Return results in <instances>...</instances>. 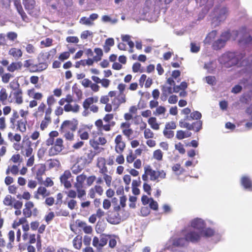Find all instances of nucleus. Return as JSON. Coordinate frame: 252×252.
<instances>
[{
	"mask_svg": "<svg viewBox=\"0 0 252 252\" xmlns=\"http://www.w3.org/2000/svg\"><path fill=\"white\" fill-rule=\"evenodd\" d=\"M148 123L152 129L154 130L159 129V125L158 123L156 118L150 117L148 120Z\"/></svg>",
	"mask_w": 252,
	"mask_h": 252,
	"instance_id": "obj_41",
	"label": "nucleus"
},
{
	"mask_svg": "<svg viewBox=\"0 0 252 252\" xmlns=\"http://www.w3.org/2000/svg\"><path fill=\"white\" fill-rule=\"evenodd\" d=\"M22 238L24 241L27 244H31L36 242V235L33 233H23Z\"/></svg>",
	"mask_w": 252,
	"mask_h": 252,
	"instance_id": "obj_32",
	"label": "nucleus"
},
{
	"mask_svg": "<svg viewBox=\"0 0 252 252\" xmlns=\"http://www.w3.org/2000/svg\"><path fill=\"white\" fill-rule=\"evenodd\" d=\"M9 87L12 89V91H17L18 89H21L20 88V84L18 80L14 79L9 84Z\"/></svg>",
	"mask_w": 252,
	"mask_h": 252,
	"instance_id": "obj_57",
	"label": "nucleus"
},
{
	"mask_svg": "<svg viewBox=\"0 0 252 252\" xmlns=\"http://www.w3.org/2000/svg\"><path fill=\"white\" fill-rule=\"evenodd\" d=\"M244 57V56L243 54H238L234 52H228L222 56L226 62L229 63L231 65L241 64L244 62V60H242Z\"/></svg>",
	"mask_w": 252,
	"mask_h": 252,
	"instance_id": "obj_8",
	"label": "nucleus"
},
{
	"mask_svg": "<svg viewBox=\"0 0 252 252\" xmlns=\"http://www.w3.org/2000/svg\"><path fill=\"white\" fill-rule=\"evenodd\" d=\"M8 54L15 58H19L22 56L23 53L20 49L12 48L9 50Z\"/></svg>",
	"mask_w": 252,
	"mask_h": 252,
	"instance_id": "obj_38",
	"label": "nucleus"
},
{
	"mask_svg": "<svg viewBox=\"0 0 252 252\" xmlns=\"http://www.w3.org/2000/svg\"><path fill=\"white\" fill-rule=\"evenodd\" d=\"M114 114L107 113L103 118V119H98L94 122L97 129L99 131H109L115 125V122L113 121Z\"/></svg>",
	"mask_w": 252,
	"mask_h": 252,
	"instance_id": "obj_4",
	"label": "nucleus"
},
{
	"mask_svg": "<svg viewBox=\"0 0 252 252\" xmlns=\"http://www.w3.org/2000/svg\"><path fill=\"white\" fill-rule=\"evenodd\" d=\"M241 183L245 189L252 191V182L249 177L243 176L241 180Z\"/></svg>",
	"mask_w": 252,
	"mask_h": 252,
	"instance_id": "obj_33",
	"label": "nucleus"
},
{
	"mask_svg": "<svg viewBox=\"0 0 252 252\" xmlns=\"http://www.w3.org/2000/svg\"><path fill=\"white\" fill-rule=\"evenodd\" d=\"M63 109L65 112H72L74 113H77L79 111L80 106L75 104L74 106H72L70 103H67L64 105Z\"/></svg>",
	"mask_w": 252,
	"mask_h": 252,
	"instance_id": "obj_36",
	"label": "nucleus"
},
{
	"mask_svg": "<svg viewBox=\"0 0 252 252\" xmlns=\"http://www.w3.org/2000/svg\"><path fill=\"white\" fill-rule=\"evenodd\" d=\"M53 40L51 38H46L45 40L40 42L41 45H43L44 47H50L53 44Z\"/></svg>",
	"mask_w": 252,
	"mask_h": 252,
	"instance_id": "obj_62",
	"label": "nucleus"
},
{
	"mask_svg": "<svg viewBox=\"0 0 252 252\" xmlns=\"http://www.w3.org/2000/svg\"><path fill=\"white\" fill-rule=\"evenodd\" d=\"M23 207V202H17L16 204H15L14 208L15 209L14 214L16 216H19L21 214V209Z\"/></svg>",
	"mask_w": 252,
	"mask_h": 252,
	"instance_id": "obj_58",
	"label": "nucleus"
},
{
	"mask_svg": "<svg viewBox=\"0 0 252 252\" xmlns=\"http://www.w3.org/2000/svg\"><path fill=\"white\" fill-rule=\"evenodd\" d=\"M201 233L194 230H190L185 234V237L188 242L191 243L198 242L201 238Z\"/></svg>",
	"mask_w": 252,
	"mask_h": 252,
	"instance_id": "obj_21",
	"label": "nucleus"
},
{
	"mask_svg": "<svg viewBox=\"0 0 252 252\" xmlns=\"http://www.w3.org/2000/svg\"><path fill=\"white\" fill-rule=\"evenodd\" d=\"M225 40L220 38L215 41L212 44L213 49L217 50L223 48L225 44Z\"/></svg>",
	"mask_w": 252,
	"mask_h": 252,
	"instance_id": "obj_40",
	"label": "nucleus"
},
{
	"mask_svg": "<svg viewBox=\"0 0 252 252\" xmlns=\"http://www.w3.org/2000/svg\"><path fill=\"white\" fill-rule=\"evenodd\" d=\"M126 102V95L119 94L112 100L111 103L107 104V105H105L104 110L107 112H110L112 111H116L120 106Z\"/></svg>",
	"mask_w": 252,
	"mask_h": 252,
	"instance_id": "obj_6",
	"label": "nucleus"
},
{
	"mask_svg": "<svg viewBox=\"0 0 252 252\" xmlns=\"http://www.w3.org/2000/svg\"><path fill=\"white\" fill-rule=\"evenodd\" d=\"M146 172L150 176V179L153 181H158L159 179H163L166 176V173L163 170H154L149 165L146 167Z\"/></svg>",
	"mask_w": 252,
	"mask_h": 252,
	"instance_id": "obj_13",
	"label": "nucleus"
},
{
	"mask_svg": "<svg viewBox=\"0 0 252 252\" xmlns=\"http://www.w3.org/2000/svg\"><path fill=\"white\" fill-rule=\"evenodd\" d=\"M7 137L8 140L11 142H16L19 143L21 140V136L19 133H13L9 132L8 133Z\"/></svg>",
	"mask_w": 252,
	"mask_h": 252,
	"instance_id": "obj_37",
	"label": "nucleus"
},
{
	"mask_svg": "<svg viewBox=\"0 0 252 252\" xmlns=\"http://www.w3.org/2000/svg\"><path fill=\"white\" fill-rule=\"evenodd\" d=\"M173 72H172L171 76L169 77L164 86H162L161 98L162 99L166 100L167 97L173 92Z\"/></svg>",
	"mask_w": 252,
	"mask_h": 252,
	"instance_id": "obj_10",
	"label": "nucleus"
},
{
	"mask_svg": "<svg viewBox=\"0 0 252 252\" xmlns=\"http://www.w3.org/2000/svg\"><path fill=\"white\" fill-rule=\"evenodd\" d=\"M63 140L61 138H58L55 144L50 148L48 153L50 156H54L59 154L63 149Z\"/></svg>",
	"mask_w": 252,
	"mask_h": 252,
	"instance_id": "obj_16",
	"label": "nucleus"
},
{
	"mask_svg": "<svg viewBox=\"0 0 252 252\" xmlns=\"http://www.w3.org/2000/svg\"><path fill=\"white\" fill-rule=\"evenodd\" d=\"M52 111V108L48 107L44 102H41L35 111L34 116L37 117H42L44 114V115H51Z\"/></svg>",
	"mask_w": 252,
	"mask_h": 252,
	"instance_id": "obj_15",
	"label": "nucleus"
},
{
	"mask_svg": "<svg viewBox=\"0 0 252 252\" xmlns=\"http://www.w3.org/2000/svg\"><path fill=\"white\" fill-rule=\"evenodd\" d=\"M174 174L179 176L184 174L185 170L182 167H181L180 164H177L174 166Z\"/></svg>",
	"mask_w": 252,
	"mask_h": 252,
	"instance_id": "obj_61",
	"label": "nucleus"
},
{
	"mask_svg": "<svg viewBox=\"0 0 252 252\" xmlns=\"http://www.w3.org/2000/svg\"><path fill=\"white\" fill-rule=\"evenodd\" d=\"M2 202L4 206L12 209L14 208L15 204H16L17 202H21V201L16 199L10 194H7L4 197Z\"/></svg>",
	"mask_w": 252,
	"mask_h": 252,
	"instance_id": "obj_26",
	"label": "nucleus"
},
{
	"mask_svg": "<svg viewBox=\"0 0 252 252\" xmlns=\"http://www.w3.org/2000/svg\"><path fill=\"white\" fill-rule=\"evenodd\" d=\"M187 83L185 81H183L181 82L179 86L176 87L174 86V92H178L180 90L185 91V90L187 88Z\"/></svg>",
	"mask_w": 252,
	"mask_h": 252,
	"instance_id": "obj_63",
	"label": "nucleus"
},
{
	"mask_svg": "<svg viewBox=\"0 0 252 252\" xmlns=\"http://www.w3.org/2000/svg\"><path fill=\"white\" fill-rule=\"evenodd\" d=\"M191 133L189 131H184L182 130H178L176 133V138L178 139L181 140L185 138L190 137Z\"/></svg>",
	"mask_w": 252,
	"mask_h": 252,
	"instance_id": "obj_42",
	"label": "nucleus"
},
{
	"mask_svg": "<svg viewBox=\"0 0 252 252\" xmlns=\"http://www.w3.org/2000/svg\"><path fill=\"white\" fill-rule=\"evenodd\" d=\"M93 97H89L86 98L83 102V107L85 111L88 110V109L91 107L93 104Z\"/></svg>",
	"mask_w": 252,
	"mask_h": 252,
	"instance_id": "obj_47",
	"label": "nucleus"
},
{
	"mask_svg": "<svg viewBox=\"0 0 252 252\" xmlns=\"http://www.w3.org/2000/svg\"><path fill=\"white\" fill-rule=\"evenodd\" d=\"M32 142L29 139L25 141L24 145L21 147V154L27 157H29L32 155L33 149L32 147Z\"/></svg>",
	"mask_w": 252,
	"mask_h": 252,
	"instance_id": "obj_22",
	"label": "nucleus"
},
{
	"mask_svg": "<svg viewBox=\"0 0 252 252\" xmlns=\"http://www.w3.org/2000/svg\"><path fill=\"white\" fill-rule=\"evenodd\" d=\"M200 233L201 236L202 235L205 237H211L215 235V232L214 229L211 228H207L204 230L203 229Z\"/></svg>",
	"mask_w": 252,
	"mask_h": 252,
	"instance_id": "obj_45",
	"label": "nucleus"
},
{
	"mask_svg": "<svg viewBox=\"0 0 252 252\" xmlns=\"http://www.w3.org/2000/svg\"><path fill=\"white\" fill-rule=\"evenodd\" d=\"M120 128L122 133L128 140H131L134 138L133 136V130L131 128V125L128 122H123L120 125Z\"/></svg>",
	"mask_w": 252,
	"mask_h": 252,
	"instance_id": "obj_17",
	"label": "nucleus"
},
{
	"mask_svg": "<svg viewBox=\"0 0 252 252\" xmlns=\"http://www.w3.org/2000/svg\"><path fill=\"white\" fill-rule=\"evenodd\" d=\"M202 117L201 113L198 111H195L190 114L189 116H186V117L182 119L185 121H191L196 120V121L200 120Z\"/></svg>",
	"mask_w": 252,
	"mask_h": 252,
	"instance_id": "obj_35",
	"label": "nucleus"
},
{
	"mask_svg": "<svg viewBox=\"0 0 252 252\" xmlns=\"http://www.w3.org/2000/svg\"><path fill=\"white\" fill-rule=\"evenodd\" d=\"M187 121L181 120L179 121V126L182 128H186L189 130H193L196 132L199 131L202 128V121H196L191 124L186 122Z\"/></svg>",
	"mask_w": 252,
	"mask_h": 252,
	"instance_id": "obj_11",
	"label": "nucleus"
},
{
	"mask_svg": "<svg viewBox=\"0 0 252 252\" xmlns=\"http://www.w3.org/2000/svg\"><path fill=\"white\" fill-rule=\"evenodd\" d=\"M37 193L42 195L43 197L48 196L50 194V191H48L47 189L43 187H38L37 190Z\"/></svg>",
	"mask_w": 252,
	"mask_h": 252,
	"instance_id": "obj_55",
	"label": "nucleus"
},
{
	"mask_svg": "<svg viewBox=\"0 0 252 252\" xmlns=\"http://www.w3.org/2000/svg\"><path fill=\"white\" fill-rule=\"evenodd\" d=\"M132 69V71L134 73L138 72H143L144 71L143 69L141 67V64L138 62L135 63L133 64Z\"/></svg>",
	"mask_w": 252,
	"mask_h": 252,
	"instance_id": "obj_59",
	"label": "nucleus"
},
{
	"mask_svg": "<svg viewBox=\"0 0 252 252\" xmlns=\"http://www.w3.org/2000/svg\"><path fill=\"white\" fill-rule=\"evenodd\" d=\"M86 180V175L84 173L77 176L76 182L74 184V187L76 189V191L73 189H69L66 192L67 196L71 198H75L77 197L79 199H82L85 197L86 195V191L83 189V185Z\"/></svg>",
	"mask_w": 252,
	"mask_h": 252,
	"instance_id": "obj_2",
	"label": "nucleus"
},
{
	"mask_svg": "<svg viewBox=\"0 0 252 252\" xmlns=\"http://www.w3.org/2000/svg\"><path fill=\"white\" fill-rule=\"evenodd\" d=\"M22 213L23 216L26 217H36L39 214V210L35 207L32 201H28L25 202Z\"/></svg>",
	"mask_w": 252,
	"mask_h": 252,
	"instance_id": "obj_9",
	"label": "nucleus"
},
{
	"mask_svg": "<svg viewBox=\"0 0 252 252\" xmlns=\"http://www.w3.org/2000/svg\"><path fill=\"white\" fill-rule=\"evenodd\" d=\"M95 155L96 153L94 151L92 150H89L82 156L81 159L83 160L85 163L90 164L92 162Z\"/></svg>",
	"mask_w": 252,
	"mask_h": 252,
	"instance_id": "obj_28",
	"label": "nucleus"
},
{
	"mask_svg": "<svg viewBox=\"0 0 252 252\" xmlns=\"http://www.w3.org/2000/svg\"><path fill=\"white\" fill-rule=\"evenodd\" d=\"M96 166L99 168V172L103 175L106 185L107 187H110L111 185L112 177L107 174L108 168L106 166V159L103 157H98L96 159Z\"/></svg>",
	"mask_w": 252,
	"mask_h": 252,
	"instance_id": "obj_5",
	"label": "nucleus"
},
{
	"mask_svg": "<svg viewBox=\"0 0 252 252\" xmlns=\"http://www.w3.org/2000/svg\"><path fill=\"white\" fill-rule=\"evenodd\" d=\"M56 52V48L52 49L49 52H41L39 54V59L42 61L50 63V61L53 58Z\"/></svg>",
	"mask_w": 252,
	"mask_h": 252,
	"instance_id": "obj_23",
	"label": "nucleus"
},
{
	"mask_svg": "<svg viewBox=\"0 0 252 252\" xmlns=\"http://www.w3.org/2000/svg\"><path fill=\"white\" fill-rule=\"evenodd\" d=\"M9 125L11 129L23 133L27 131L28 120L27 119L20 118L18 112L16 110H13L12 114L9 118Z\"/></svg>",
	"mask_w": 252,
	"mask_h": 252,
	"instance_id": "obj_1",
	"label": "nucleus"
},
{
	"mask_svg": "<svg viewBox=\"0 0 252 252\" xmlns=\"http://www.w3.org/2000/svg\"><path fill=\"white\" fill-rule=\"evenodd\" d=\"M27 93L28 96L32 99L30 101L29 104V106L31 108L37 106L38 101H40L43 98V94L42 93L36 92L34 88L28 90Z\"/></svg>",
	"mask_w": 252,
	"mask_h": 252,
	"instance_id": "obj_7",
	"label": "nucleus"
},
{
	"mask_svg": "<svg viewBox=\"0 0 252 252\" xmlns=\"http://www.w3.org/2000/svg\"><path fill=\"white\" fill-rule=\"evenodd\" d=\"M78 134L82 140H86L89 138V133L83 128H80L78 130Z\"/></svg>",
	"mask_w": 252,
	"mask_h": 252,
	"instance_id": "obj_50",
	"label": "nucleus"
},
{
	"mask_svg": "<svg viewBox=\"0 0 252 252\" xmlns=\"http://www.w3.org/2000/svg\"><path fill=\"white\" fill-rule=\"evenodd\" d=\"M190 225L192 228L198 230L200 232L205 228L206 224L202 219L196 218L191 221Z\"/></svg>",
	"mask_w": 252,
	"mask_h": 252,
	"instance_id": "obj_25",
	"label": "nucleus"
},
{
	"mask_svg": "<svg viewBox=\"0 0 252 252\" xmlns=\"http://www.w3.org/2000/svg\"><path fill=\"white\" fill-rule=\"evenodd\" d=\"M103 189L102 187L99 185H95L89 189L88 195L91 198L94 199L95 197L96 193L100 196L103 194Z\"/></svg>",
	"mask_w": 252,
	"mask_h": 252,
	"instance_id": "obj_27",
	"label": "nucleus"
},
{
	"mask_svg": "<svg viewBox=\"0 0 252 252\" xmlns=\"http://www.w3.org/2000/svg\"><path fill=\"white\" fill-rule=\"evenodd\" d=\"M252 41V37L248 33H245L242 38L239 40L240 43L244 44H249Z\"/></svg>",
	"mask_w": 252,
	"mask_h": 252,
	"instance_id": "obj_52",
	"label": "nucleus"
},
{
	"mask_svg": "<svg viewBox=\"0 0 252 252\" xmlns=\"http://www.w3.org/2000/svg\"><path fill=\"white\" fill-rule=\"evenodd\" d=\"M57 200L55 203V209L59 210L63 204V195L61 192H59L57 194Z\"/></svg>",
	"mask_w": 252,
	"mask_h": 252,
	"instance_id": "obj_48",
	"label": "nucleus"
},
{
	"mask_svg": "<svg viewBox=\"0 0 252 252\" xmlns=\"http://www.w3.org/2000/svg\"><path fill=\"white\" fill-rule=\"evenodd\" d=\"M78 121L75 119L64 121L62 124L60 131L66 140L72 141L74 139V132L77 128Z\"/></svg>",
	"mask_w": 252,
	"mask_h": 252,
	"instance_id": "obj_3",
	"label": "nucleus"
},
{
	"mask_svg": "<svg viewBox=\"0 0 252 252\" xmlns=\"http://www.w3.org/2000/svg\"><path fill=\"white\" fill-rule=\"evenodd\" d=\"M19 172V168L18 166L16 165L8 166L5 171V173L7 175H8L10 173H11L13 175L16 176L18 174Z\"/></svg>",
	"mask_w": 252,
	"mask_h": 252,
	"instance_id": "obj_39",
	"label": "nucleus"
},
{
	"mask_svg": "<svg viewBox=\"0 0 252 252\" xmlns=\"http://www.w3.org/2000/svg\"><path fill=\"white\" fill-rule=\"evenodd\" d=\"M115 151L119 154H121L125 150L126 144L122 135H117L114 140Z\"/></svg>",
	"mask_w": 252,
	"mask_h": 252,
	"instance_id": "obj_18",
	"label": "nucleus"
},
{
	"mask_svg": "<svg viewBox=\"0 0 252 252\" xmlns=\"http://www.w3.org/2000/svg\"><path fill=\"white\" fill-rule=\"evenodd\" d=\"M77 227L82 228L83 231L86 234H91L93 232V228L91 226L87 225L86 222L77 220L75 221Z\"/></svg>",
	"mask_w": 252,
	"mask_h": 252,
	"instance_id": "obj_29",
	"label": "nucleus"
},
{
	"mask_svg": "<svg viewBox=\"0 0 252 252\" xmlns=\"http://www.w3.org/2000/svg\"><path fill=\"white\" fill-rule=\"evenodd\" d=\"M38 61L39 63H37L38 72L42 71L47 68L48 63L41 61L39 58H38Z\"/></svg>",
	"mask_w": 252,
	"mask_h": 252,
	"instance_id": "obj_51",
	"label": "nucleus"
},
{
	"mask_svg": "<svg viewBox=\"0 0 252 252\" xmlns=\"http://www.w3.org/2000/svg\"><path fill=\"white\" fill-rule=\"evenodd\" d=\"M23 3L30 15L33 16H37L39 15L40 9L36 7V2L34 0H23Z\"/></svg>",
	"mask_w": 252,
	"mask_h": 252,
	"instance_id": "obj_12",
	"label": "nucleus"
},
{
	"mask_svg": "<svg viewBox=\"0 0 252 252\" xmlns=\"http://www.w3.org/2000/svg\"><path fill=\"white\" fill-rule=\"evenodd\" d=\"M107 221L111 224H117L121 222V218L117 211H113L108 215Z\"/></svg>",
	"mask_w": 252,
	"mask_h": 252,
	"instance_id": "obj_24",
	"label": "nucleus"
},
{
	"mask_svg": "<svg viewBox=\"0 0 252 252\" xmlns=\"http://www.w3.org/2000/svg\"><path fill=\"white\" fill-rule=\"evenodd\" d=\"M73 246L77 250H80L81 248L82 243V238L79 236H76L73 240Z\"/></svg>",
	"mask_w": 252,
	"mask_h": 252,
	"instance_id": "obj_44",
	"label": "nucleus"
},
{
	"mask_svg": "<svg viewBox=\"0 0 252 252\" xmlns=\"http://www.w3.org/2000/svg\"><path fill=\"white\" fill-rule=\"evenodd\" d=\"M10 161H11L13 163H21V162H22V158L21 157V156L20 155V154H14L13 155L11 158H10Z\"/></svg>",
	"mask_w": 252,
	"mask_h": 252,
	"instance_id": "obj_64",
	"label": "nucleus"
},
{
	"mask_svg": "<svg viewBox=\"0 0 252 252\" xmlns=\"http://www.w3.org/2000/svg\"><path fill=\"white\" fill-rule=\"evenodd\" d=\"M7 237V242H6V247L8 249H11L13 247V244L15 238V232L10 230L8 231L6 235Z\"/></svg>",
	"mask_w": 252,
	"mask_h": 252,
	"instance_id": "obj_30",
	"label": "nucleus"
},
{
	"mask_svg": "<svg viewBox=\"0 0 252 252\" xmlns=\"http://www.w3.org/2000/svg\"><path fill=\"white\" fill-rule=\"evenodd\" d=\"M33 169L35 174V179L39 183L43 181L42 176L45 174L46 166L44 164L35 165Z\"/></svg>",
	"mask_w": 252,
	"mask_h": 252,
	"instance_id": "obj_19",
	"label": "nucleus"
},
{
	"mask_svg": "<svg viewBox=\"0 0 252 252\" xmlns=\"http://www.w3.org/2000/svg\"><path fill=\"white\" fill-rule=\"evenodd\" d=\"M163 133L166 138H170L173 137V122L168 123L165 125Z\"/></svg>",
	"mask_w": 252,
	"mask_h": 252,
	"instance_id": "obj_31",
	"label": "nucleus"
},
{
	"mask_svg": "<svg viewBox=\"0 0 252 252\" xmlns=\"http://www.w3.org/2000/svg\"><path fill=\"white\" fill-rule=\"evenodd\" d=\"M188 241L186 238H180L174 241V246L183 247L185 246L188 243Z\"/></svg>",
	"mask_w": 252,
	"mask_h": 252,
	"instance_id": "obj_56",
	"label": "nucleus"
},
{
	"mask_svg": "<svg viewBox=\"0 0 252 252\" xmlns=\"http://www.w3.org/2000/svg\"><path fill=\"white\" fill-rule=\"evenodd\" d=\"M72 92L73 94L76 95L78 99H80L82 98L83 95L82 92L77 86H73L72 87Z\"/></svg>",
	"mask_w": 252,
	"mask_h": 252,
	"instance_id": "obj_60",
	"label": "nucleus"
},
{
	"mask_svg": "<svg viewBox=\"0 0 252 252\" xmlns=\"http://www.w3.org/2000/svg\"><path fill=\"white\" fill-rule=\"evenodd\" d=\"M52 122L51 115H44L43 119L41 121L40 128L42 130H44L47 127L48 125Z\"/></svg>",
	"mask_w": 252,
	"mask_h": 252,
	"instance_id": "obj_34",
	"label": "nucleus"
},
{
	"mask_svg": "<svg viewBox=\"0 0 252 252\" xmlns=\"http://www.w3.org/2000/svg\"><path fill=\"white\" fill-rule=\"evenodd\" d=\"M72 177L71 173L69 170H65L60 177V182L63 186L65 189H69L72 187L73 179H70Z\"/></svg>",
	"mask_w": 252,
	"mask_h": 252,
	"instance_id": "obj_14",
	"label": "nucleus"
},
{
	"mask_svg": "<svg viewBox=\"0 0 252 252\" xmlns=\"http://www.w3.org/2000/svg\"><path fill=\"white\" fill-rule=\"evenodd\" d=\"M217 34V32L216 30L210 32L206 36L204 41L206 43L210 44L212 39L215 38Z\"/></svg>",
	"mask_w": 252,
	"mask_h": 252,
	"instance_id": "obj_53",
	"label": "nucleus"
},
{
	"mask_svg": "<svg viewBox=\"0 0 252 252\" xmlns=\"http://www.w3.org/2000/svg\"><path fill=\"white\" fill-rule=\"evenodd\" d=\"M21 64L20 63L13 62L8 65L7 70L10 72H14L16 70L21 68Z\"/></svg>",
	"mask_w": 252,
	"mask_h": 252,
	"instance_id": "obj_49",
	"label": "nucleus"
},
{
	"mask_svg": "<svg viewBox=\"0 0 252 252\" xmlns=\"http://www.w3.org/2000/svg\"><path fill=\"white\" fill-rule=\"evenodd\" d=\"M7 97L8 94L5 88H2L0 91V101L3 105H5L6 104Z\"/></svg>",
	"mask_w": 252,
	"mask_h": 252,
	"instance_id": "obj_43",
	"label": "nucleus"
},
{
	"mask_svg": "<svg viewBox=\"0 0 252 252\" xmlns=\"http://www.w3.org/2000/svg\"><path fill=\"white\" fill-rule=\"evenodd\" d=\"M57 102L56 99L55 98L54 95H49L47 96L46 99V104L49 108H52Z\"/></svg>",
	"mask_w": 252,
	"mask_h": 252,
	"instance_id": "obj_54",
	"label": "nucleus"
},
{
	"mask_svg": "<svg viewBox=\"0 0 252 252\" xmlns=\"http://www.w3.org/2000/svg\"><path fill=\"white\" fill-rule=\"evenodd\" d=\"M12 97L11 102L14 101L17 104H21L23 102V91L22 89H18L17 91H11L9 97Z\"/></svg>",
	"mask_w": 252,
	"mask_h": 252,
	"instance_id": "obj_20",
	"label": "nucleus"
},
{
	"mask_svg": "<svg viewBox=\"0 0 252 252\" xmlns=\"http://www.w3.org/2000/svg\"><path fill=\"white\" fill-rule=\"evenodd\" d=\"M94 52L96 55L94 56V60L95 62L100 61L103 56V53L102 49L100 48H95L94 49Z\"/></svg>",
	"mask_w": 252,
	"mask_h": 252,
	"instance_id": "obj_46",
	"label": "nucleus"
}]
</instances>
